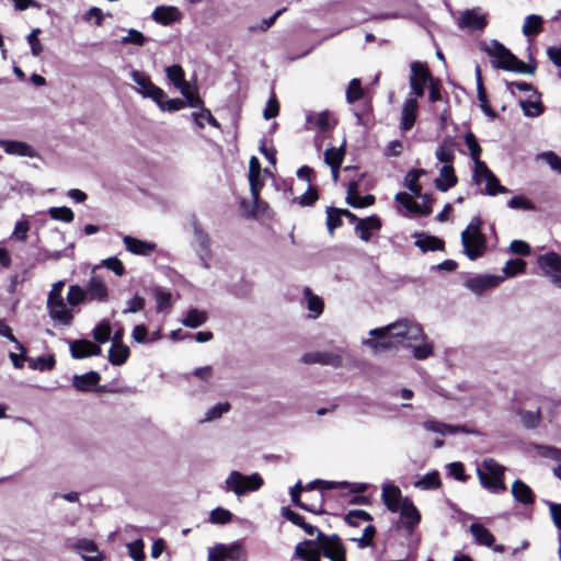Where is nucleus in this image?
Returning a JSON list of instances; mask_svg holds the SVG:
<instances>
[{
    "mask_svg": "<svg viewBox=\"0 0 561 561\" xmlns=\"http://www.w3.org/2000/svg\"><path fill=\"white\" fill-rule=\"evenodd\" d=\"M369 335L377 337L367 339L363 343L370 347L375 353L396 348L399 344L413 348V356L416 359H425L433 353L431 343L424 342L425 335L420 324L410 320H399L383 328H377L369 331Z\"/></svg>",
    "mask_w": 561,
    "mask_h": 561,
    "instance_id": "obj_1",
    "label": "nucleus"
},
{
    "mask_svg": "<svg viewBox=\"0 0 561 561\" xmlns=\"http://www.w3.org/2000/svg\"><path fill=\"white\" fill-rule=\"evenodd\" d=\"M480 48L489 55L491 58L492 66L495 69H503L517 73L534 75L535 67L525 64L523 60L517 58L510 49H507L502 43L493 39L491 43H482Z\"/></svg>",
    "mask_w": 561,
    "mask_h": 561,
    "instance_id": "obj_2",
    "label": "nucleus"
},
{
    "mask_svg": "<svg viewBox=\"0 0 561 561\" xmlns=\"http://www.w3.org/2000/svg\"><path fill=\"white\" fill-rule=\"evenodd\" d=\"M481 227L482 220L473 217L461 232L462 252L470 261L482 257L488 249L486 237L482 233Z\"/></svg>",
    "mask_w": 561,
    "mask_h": 561,
    "instance_id": "obj_3",
    "label": "nucleus"
},
{
    "mask_svg": "<svg viewBox=\"0 0 561 561\" xmlns=\"http://www.w3.org/2000/svg\"><path fill=\"white\" fill-rule=\"evenodd\" d=\"M505 468L492 458L484 459L477 467V474L481 485L493 492L500 493L506 490L504 484Z\"/></svg>",
    "mask_w": 561,
    "mask_h": 561,
    "instance_id": "obj_4",
    "label": "nucleus"
},
{
    "mask_svg": "<svg viewBox=\"0 0 561 561\" xmlns=\"http://www.w3.org/2000/svg\"><path fill=\"white\" fill-rule=\"evenodd\" d=\"M263 483L264 481L259 473L244 476L241 472L233 470L229 473L225 481V490L241 496L248 492L257 491L263 485Z\"/></svg>",
    "mask_w": 561,
    "mask_h": 561,
    "instance_id": "obj_5",
    "label": "nucleus"
},
{
    "mask_svg": "<svg viewBox=\"0 0 561 561\" xmlns=\"http://www.w3.org/2000/svg\"><path fill=\"white\" fill-rule=\"evenodd\" d=\"M472 180L476 184L485 183L484 194L494 196L496 194H506L508 188L501 185L496 175L488 168L485 162L477 163L473 170Z\"/></svg>",
    "mask_w": 561,
    "mask_h": 561,
    "instance_id": "obj_6",
    "label": "nucleus"
},
{
    "mask_svg": "<svg viewBox=\"0 0 561 561\" xmlns=\"http://www.w3.org/2000/svg\"><path fill=\"white\" fill-rule=\"evenodd\" d=\"M537 265L551 284L561 289V255L548 252L537 257Z\"/></svg>",
    "mask_w": 561,
    "mask_h": 561,
    "instance_id": "obj_7",
    "label": "nucleus"
},
{
    "mask_svg": "<svg viewBox=\"0 0 561 561\" xmlns=\"http://www.w3.org/2000/svg\"><path fill=\"white\" fill-rule=\"evenodd\" d=\"M130 77L133 81L137 84L135 89L137 93L141 94L144 98H149L156 103H160L162 100L167 98V94L162 89L154 85L150 80L149 76L139 70H133L130 72Z\"/></svg>",
    "mask_w": 561,
    "mask_h": 561,
    "instance_id": "obj_8",
    "label": "nucleus"
},
{
    "mask_svg": "<svg viewBox=\"0 0 561 561\" xmlns=\"http://www.w3.org/2000/svg\"><path fill=\"white\" fill-rule=\"evenodd\" d=\"M432 75L425 64L413 61L411 64L410 88L411 93L408 98H421L424 94L425 84L432 80Z\"/></svg>",
    "mask_w": 561,
    "mask_h": 561,
    "instance_id": "obj_9",
    "label": "nucleus"
},
{
    "mask_svg": "<svg viewBox=\"0 0 561 561\" xmlns=\"http://www.w3.org/2000/svg\"><path fill=\"white\" fill-rule=\"evenodd\" d=\"M318 540L324 557L331 561H346V549L337 535L328 536L319 531Z\"/></svg>",
    "mask_w": 561,
    "mask_h": 561,
    "instance_id": "obj_10",
    "label": "nucleus"
},
{
    "mask_svg": "<svg viewBox=\"0 0 561 561\" xmlns=\"http://www.w3.org/2000/svg\"><path fill=\"white\" fill-rule=\"evenodd\" d=\"M208 559L218 561H247L245 550L239 543H218L208 551Z\"/></svg>",
    "mask_w": 561,
    "mask_h": 561,
    "instance_id": "obj_11",
    "label": "nucleus"
},
{
    "mask_svg": "<svg viewBox=\"0 0 561 561\" xmlns=\"http://www.w3.org/2000/svg\"><path fill=\"white\" fill-rule=\"evenodd\" d=\"M503 280L504 276L501 275L480 274L468 278L465 282V286L473 294L481 295L486 290L497 287Z\"/></svg>",
    "mask_w": 561,
    "mask_h": 561,
    "instance_id": "obj_12",
    "label": "nucleus"
},
{
    "mask_svg": "<svg viewBox=\"0 0 561 561\" xmlns=\"http://www.w3.org/2000/svg\"><path fill=\"white\" fill-rule=\"evenodd\" d=\"M457 24L460 28L480 31L486 26L488 20L486 15L480 12V9L474 8L461 12L458 18Z\"/></svg>",
    "mask_w": 561,
    "mask_h": 561,
    "instance_id": "obj_13",
    "label": "nucleus"
},
{
    "mask_svg": "<svg viewBox=\"0 0 561 561\" xmlns=\"http://www.w3.org/2000/svg\"><path fill=\"white\" fill-rule=\"evenodd\" d=\"M47 309L49 317L64 325H69L73 319V313L64 301V298L47 299Z\"/></svg>",
    "mask_w": 561,
    "mask_h": 561,
    "instance_id": "obj_14",
    "label": "nucleus"
},
{
    "mask_svg": "<svg viewBox=\"0 0 561 561\" xmlns=\"http://www.w3.org/2000/svg\"><path fill=\"white\" fill-rule=\"evenodd\" d=\"M399 512L400 524L411 534L421 520L420 512L409 499H404Z\"/></svg>",
    "mask_w": 561,
    "mask_h": 561,
    "instance_id": "obj_15",
    "label": "nucleus"
},
{
    "mask_svg": "<svg viewBox=\"0 0 561 561\" xmlns=\"http://www.w3.org/2000/svg\"><path fill=\"white\" fill-rule=\"evenodd\" d=\"M302 362L306 364H321L339 368L343 364V358L340 354L333 352H312L305 354Z\"/></svg>",
    "mask_w": 561,
    "mask_h": 561,
    "instance_id": "obj_16",
    "label": "nucleus"
},
{
    "mask_svg": "<svg viewBox=\"0 0 561 561\" xmlns=\"http://www.w3.org/2000/svg\"><path fill=\"white\" fill-rule=\"evenodd\" d=\"M72 549L76 550L84 561H103L104 556L99 550L96 543L87 538H81L72 545Z\"/></svg>",
    "mask_w": 561,
    "mask_h": 561,
    "instance_id": "obj_17",
    "label": "nucleus"
},
{
    "mask_svg": "<svg viewBox=\"0 0 561 561\" xmlns=\"http://www.w3.org/2000/svg\"><path fill=\"white\" fill-rule=\"evenodd\" d=\"M0 148H2L3 151L10 156L28 158L37 157V152L32 146L20 140L0 139Z\"/></svg>",
    "mask_w": 561,
    "mask_h": 561,
    "instance_id": "obj_18",
    "label": "nucleus"
},
{
    "mask_svg": "<svg viewBox=\"0 0 561 561\" xmlns=\"http://www.w3.org/2000/svg\"><path fill=\"white\" fill-rule=\"evenodd\" d=\"M70 353L73 358L80 359L100 355L102 350L89 340H76L70 342Z\"/></svg>",
    "mask_w": 561,
    "mask_h": 561,
    "instance_id": "obj_19",
    "label": "nucleus"
},
{
    "mask_svg": "<svg viewBox=\"0 0 561 561\" xmlns=\"http://www.w3.org/2000/svg\"><path fill=\"white\" fill-rule=\"evenodd\" d=\"M419 104L415 98H407L401 112L400 127L403 130H410L416 121Z\"/></svg>",
    "mask_w": 561,
    "mask_h": 561,
    "instance_id": "obj_20",
    "label": "nucleus"
},
{
    "mask_svg": "<svg viewBox=\"0 0 561 561\" xmlns=\"http://www.w3.org/2000/svg\"><path fill=\"white\" fill-rule=\"evenodd\" d=\"M123 242L125 248L136 255H149L157 249V244L153 242H148L144 240H139L137 238L125 236L123 238Z\"/></svg>",
    "mask_w": 561,
    "mask_h": 561,
    "instance_id": "obj_21",
    "label": "nucleus"
},
{
    "mask_svg": "<svg viewBox=\"0 0 561 561\" xmlns=\"http://www.w3.org/2000/svg\"><path fill=\"white\" fill-rule=\"evenodd\" d=\"M307 124L309 125V128H317L318 130L325 133L334 127L335 121L330 112L323 111L308 115Z\"/></svg>",
    "mask_w": 561,
    "mask_h": 561,
    "instance_id": "obj_22",
    "label": "nucleus"
},
{
    "mask_svg": "<svg viewBox=\"0 0 561 561\" xmlns=\"http://www.w3.org/2000/svg\"><path fill=\"white\" fill-rule=\"evenodd\" d=\"M382 500L388 510L393 513L401 508L402 502L404 501L401 495V490L393 484H387L382 488Z\"/></svg>",
    "mask_w": 561,
    "mask_h": 561,
    "instance_id": "obj_23",
    "label": "nucleus"
},
{
    "mask_svg": "<svg viewBox=\"0 0 561 561\" xmlns=\"http://www.w3.org/2000/svg\"><path fill=\"white\" fill-rule=\"evenodd\" d=\"M151 18L154 22L159 24L169 25L180 20L181 13L176 7L160 5L153 10Z\"/></svg>",
    "mask_w": 561,
    "mask_h": 561,
    "instance_id": "obj_24",
    "label": "nucleus"
},
{
    "mask_svg": "<svg viewBox=\"0 0 561 561\" xmlns=\"http://www.w3.org/2000/svg\"><path fill=\"white\" fill-rule=\"evenodd\" d=\"M381 228V221L376 216H370L364 219H358L355 226L356 231L359 232V238L367 242L370 240L374 231Z\"/></svg>",
    "mask_w": 561,
    "mask_h": 561,
    "instance_id": "obj_25",
    "label": "nucleus"
},
{
    "mask_svg": "<svg viewBox=\"0 0 561 561\" xmlns=\"http://www.w3.org/2000/svg\"><path fill=\"white\" fill-rule=\"evenodd\" d=\"M358 184L356 182H351L347 186V195L346 202L348 205L355 208H363L370 206L375 203L374 195L360 196L357 193Z\"/></svg>",
    "mask_w": 561,
    "mask_h": 561,
    "instance_id": "obj_26",
    "label": "nucleus"
},
{
    "mask_svg": "<svg viewBox=\"0 0 561 561\" xmlns=\"http://www.w3.org/2000/svg\"><path fill=\"white\" fill-rule=\"evenodd\" d=\"M101 377L96 371H89L83 375H75L72 386L81 392L93 390L100 382Z\"/></svg>",
    "mask_w": 561,
    "mask_h": 561,
    "instance_id": "obj_27",
    "label": "nucleus"
},
{
    "mask_svg": "<svg viewBox=\"0 0 561 561\" xmlns=\"http://www.w3.org/2000/svg\"><path fill=\"white\" fill-rule=\"evenodd\" d=\"M457 176L451 164L443 165L439 176L435 180V187L440 192H447L457 184Z\"/></svg>",
    "mask_w": 561,
    "mask_h": 561,
    "instance_id": "obj_28",
    "label": "nucleus"
},
{
    "mask_svg": "<svg viewBox=\"0 0 561 561\" xmlns=\"http://www.w3.org/2000/svg\"><path fill=\"white\" fill-rule=\"evenodd\" d=\"M85 293L90 300L105 301L107 299V287L104 282L96 276L90 278L87 284Z\"/></svg>",
    "mask_w": 561,
    "mask_h": 561,
    "instance_id": "obj_29",
    "label": "nucleus"
},
{
    "mask_svg": "<svg viewBox=\"0 0 561 561\" xmlns=\"http://www.w3.org/2000/svg\"><path fill=\"white\" fill-rule=\"evenodd\" d=\"M435 157L444 165H453L455 160V140L451 137L445 138L436 148Z\"/></svg>",
    "mask_w": 561,
    "mask_h": 561,
    "instance_id": "obj_30",
    "label": "nucleus"
},
{
    "mask_svg": "<svg viewBox=\"0 0 561 561\" xmlns=\"http://www.w3.org/2000/svg\"><path fill=\"white\" fill-rule=\"evenodd\" d=\"M394 198L410 213L423 216H428L432 213V208L428 205H420L407 193H398Z\"/></svg>",
    "mask_w": 561,
    "mask_h": 561,
    "instance_id": "obj_31",
    "label": "nucleus"
},
{
    "mask_svg": "<svg viewBox=\"0 0 561 561\" xmlns=\"http://www.w3.org/2000/svg\"><path fill=\"white\" fill-rule=\"evenodd\" d=\"M470 534L474 538V541L478 545L485 546V547H492L495 538L492 535V533L484 527L482 524L479 523H472L469 526Z\"/></svg>",
    "mask_w": 561,
    "mask_h": 561,
    "instance_id": "obj_32",
    "label": "nucleus"
},
{
    "mask_svg": "<svg viewBox=\"0 0 561 561\" xmlns=\"http://www.w3.org/2000/svg\"><path fill=\"white\" fill-rule=\"evenodd\" d=\"M512 494L517 502L524 505H531L535 501L531 489L522 480L514 481L512 485Z\"/></svg>",
    "mask_w": 561,
    "mask_h": 561,
    "instance_id": "obj_33",
    "label": "nucleus"
},
{
    "mask_svg": "<svg viewBox=\"0 0 561 561\" xmlns=\"http://www.w3.org/2000/svg\"><path fill=\"white\" fill-rule=\"evenodd\" d=\"M129 356V348L116 341V337L113 340L112 347L108 352V360L112 365L119 366L123 365Z\"/></svg>",
    "mask_w": 561,
    "mask_h": 561,
    "instance_id": "obj_34",
    "label": "nucleus"
},
{
    "mask_svg": "<svg viewBox=\"0 0 561 561\" xmlns=\"http://www.w3.org/2000/svg\"><path fill=\"white\" fill-rule=\"evenodd\" d=\"M414 243L422 252L442 251L445 247V243L442 239L425 234H417V239Z\"/></svg>",
    "mask_w": 561,
    "mask_h": 561,
    "instance_id": "obj_35",
    "label": "nucleus"
},
{
    "mask_svg": "<svg viewBox=\"0 0 561 561\" xmlns=\"http://www.w3.org/2000/svg\"><path fill=\"white\" fill-rule=\"evenodd\" d=\"M321 551L319 540H305L298 543L295 548V554L304 561H309L317 552Z\"/></svg>",
    "mask_w": 561,
    "mask_h": 561,
    "instance_id": "obj_36",
    "label": "nucleus"
},
{
    "mask_svg": "<svg viewBox=\"0 0 561 561\" xmlns=\"http://www.w3.org/2000/svg\"><path fill=\"white\" fill-rule=\"evenodd\" d=\"M442 485L438 471H432L424 474L414 482V486L420 490H437Z\"/></svg>",
    "mask_w": 561,
    "mask_h": 561,
    "instance_id": "obj_37",
    "label": "nucleus"
},
{
    "mask_svg": "<svg viewBox=\"0 0 561 561\" xmlns=\"http://www.w3.org/2000/svg\"><path fill=\"white\" fill-rule=\"evenodd\" d=\"M207 319L206 311L193 308L187 311L186 317L182 320V324L195 329L203 325Z\"/></svg>",
    "mask_w": 561,
    "mask_h": 561,
    "instance_id": "obj_38",
    "label": "nucleus"
},
{
    "mask_svg": "<svg viewBox=\"0 0 561 561\" xmlns=\"http://www.w3.org/2000/svg\"><path fill=\"white\" fill-rule=\"evenodd\" d=\"M425 171L423 169H415L408 172L404 178L405 187L416 197H421V185L419 184V180L421 175H423Z\"/></svg>",
    "mask_w": 561,
    "mask_h": 561,
    "instance_id": "obj_39",
    "label": "nucleus"
},
{
    "mask_svg": "<svg viewBox=\"0 0 561 561\" xmlns=\"http://www.w3.org/2000/svg\"><path fill=\"white\" fill-rule=\"evenodd\" d=\"M304 295L307 299V308L310 312H312V318H318L323 312V301L322 299L314 295L309 287H305Z\"/></svg>",
    "mask_w": 561,
    "mask_h": 561,
    "instance_id": "obj_40",
    "label": "nucleus"
},
{
    "mask_svg": "<svg viewBox=\"0 0 561 561\" xmlns=\"http://www.w3.org/2000/svg\"><path fill=\"white\" fill-rule=\"evenodd\" d=\"M543 20L540 15L530 14L526 16L523 25V34L526 36L537 35L542 31Z\"/></svg>",
    "mask_w": 561,
    "mask_h": 561,
    "instance_id": "obj_41",
    "label": "nucleus"
},
{
    "mask_svg": "<svg viewBox=\"0 0 561 561\" xmlns=\"http://www.w3.org/2000/svg\"><path fill=\"white\" fill-rule=\"evenodd\" d=\"M344 156V146H341L340 148L331 147L324 152V162L330 167H341Z\"/></svg>",
    "mask_w": 561,
    "mask_h": 561,
    "instance_id": "obj_42",
    "label": "nucleus"
},
{
    "mask_svg": "<svg viewBox=\"0 0 561 561\" xmlns=\"http://www.w3.org/2000/svg\"><path fill=\"white\" fill-rule=\"evenodd\" d=\"M517 414L520 419L523 425L527 428H536L540 422V410L536 411H527L524 409H519Z\"/></svg>",
    "mask_w": 561,
    "mask_h": 561,
    "instance_id": "obj_43",
    "label": "nucleus"
},
{
    "mask_svg": "<svg viewBox=\"0 0 561 561\" xmlns=\"http://www.w3.org/2000/svg\"><path fill=\"white\" fill-rule=\"evenodd\" d=\"M305 488L301 485V482H298L295 486L291 488L290 490V497H291V501L293 503L305 510V511H308V512H311L313 514H322L323 513V510L322 508H317L314 506H311V505H307L302 502H300V492L304 490Z\"/></svg>",
    "mask_w": 561,
    "mask_h": 561,
    "instance_id": "obj_44",
    "label": "nucleus"
},
{
    "mask_svg": "<svg viewBox=\"0 0 561 561\" xmlns=\"http://www.w3.org/2000/svg\"><path fill=\"white\" fill-rule=\"evenodd\" d=\"M526 270V262L524 260H508L503 267L504 279L523 274Z\"/></svg>",
    "mask_w": 561,
    "mask_h": 561,
    "instance_id": "obj_45",
    "label": "nucleus"
},
{
    "mask_svg": "<svg viewBox=\"0 0 561 561\" xmlns=\"http://www.w3.org/2000/svg\"><path fill=\"white\" fill-rule=\"evenodd\" d=\"M230 410L229 402H220L208 409L205 413L204 419L201 421L202 423L213 422L217 419H220L222 414L227 413Z\"/></svg>",
    "mask_w": 561,
    "mask_h": 561,
    "instance_id": "obj_46",
    "label": "nucleus"
},
{
    "mask_svg": "<svg viewBox=\"0 0 561 561\" xmlns=\"http://www.w3.org/2000/svg\"><path fill=\"white\" fill-rule=\"evenodd\" d=\"M85 299H88V297H87V293H85L84 288H82L79 285H71L69 287V290L67 294V302L71 307H76V306L80 305Z\"/></svg>",
    "mask_w": 561,
    "mask_h": 561,
    "instance_id": "obj_47",
    "label": "nucleus"
},
{
    "mask_svg": "<svg viewBox=\"0 0 561 561\" xmlns=\"http://www.w3.org/2000/svg\"><path fill=\"white\" fill-rule=\"evenodd\" d=\"M537 160L545 161L552 171L561 174V157L553 151H545L536 156Z\"/></svg>",
    "mask_w": 561,
    "mask_h": 561,
    "instance_id": "obj_48",
    "label": "nucleus"
},
{
    "mask_svg": "<svg viewBox=\"0 0 561 561\" xmlns=\"http://www.w3.org/2000/svg\"><path fill=\"white\" fill-rule=\"evenodd\" d=\"M28 366L34 370H51L55 367V358L53 356L44 357L39 356L36 358H28Z\"/></svg>",
    "mask_w": 561,
    "mask_h": 561,
    "instance_id": "obj_49",
    "label": "nucleus"
},
{
    "mask_svg": "<svg viewBox=\"0 0 561 561\" xmlns=\"http://www.w3.org/2000/svg\"><path fill=\"white\" fill-rule=\"evenodd\" d=\"M342 209L334 207H329L327 209V227L330 234H333L334 229L342 225Z\"/></svg>",
    "mask_w": 561,
    "mask_h": 561,
    "instance_id": "obj_50",
    "label": "nucleus"
},
{
    "mask_svg": "<svg viewBox=\"0 0 561 561\" xmlns=\"http://www.w3.org/2000/svg\"><path fill=\"white\" fill-rule=\"evenodd\" d=\"M192 116L199 128H204L202 119H205V122H208V124L215 128H220L218 121L213 116L210 111L205 107H202L201 112H194Z\"/></svg>",
    "mask_w": 561,
    "mask_h": 561,
    "instance_id": "obj_51",
    "label": "nucleus"
},
{
    "mask_svg": "<svg viewBox=\"0 0 561 561\" xmlns=\"http://www.w3.org/2000/svg\"><path fill=\"white\" fill-rule=\"evenodd\" d=\"M465 141L470 151V156H471L472 160L474 161V168H477V163L482 162L480 160V154H481L482 149H481L480 145L478 144L476 136L472 133L466 134Z\"/></svg>",
    "mask_w": 561,
    "mask_h": 561,
    "instance_id": "obj_52",
    "label": "nucleus"
},
{
    "mask_svg": "<svg viewBox=\"0 0 561 561\" xmlns=\"http://www.w3.org/2000/svg\"><path fill=\"white\" fill-rule=\"evenodd\" d=\"M146 42L145 35L135 28L128 30L127 35L121 38V44L123 45L144 46Z\"/></svg>",
    "mask_w": 561,
    "mask_h": 561,
    "instance_id": "obj_53",
    "label": "nucleus"
},
{
    "mask_svg": "<svg viewBox=\"0 0 561 561\" xmlns=\"http://www.w3.org/2000/svg\"><path fill=\"white\" fill-rule=\"evenodd\" d=\"M369 513L363 510H353L345 515V522L351 526H358L362 522L371 520Z\"/></svg>",
    "mask_w": 561,
    "mask_h": 561,
    "instance_id": "obj_54",
    "label": "nucleus"
},
{
    "mask_svg": "<svg viewBox=\"0 0 561 561\" xmlns=\"http://www.w3.org/2000/svg\"><path fill=\"white\" fill-rule=\"evenodd\" d=\"M363 89L359 79H352L346 89V101L354 103L363 96Z\"/></svg>",
    "mask_w": 561,
    "mask_h": 561,
    "instance_id": "obj_55",
    "label": "nucleus"
},
{
    "mask_svg": "<svg viewBox=\"0 0 561 561\" xmlns=\"http://www.w3.org/2000/svg\"><path fill=\"white\" fill-rule=\"evenodd\" d=\"M49 216L55 220H60L65 222H71L73 220V211L64 206V207H51L48 210Z\"/></svg>",
    "mask_w": 561,
    "mask_h": 561,
    "instance_id": "obj_56",
    "label": "nucleus"
},
{
    "mask_svg": "<svg viewBox=\"0 0 561 561\" xmlns=\"http://www.w3.org/2000/svg\"><path fill=\"white\" fill-rule=\"evenodd\" d=\"M111 333V325L106 321H103L94 328L93 337L98 343L103 344L110 340Z\"/></svg>",
    "mask_w": 561,
    "mask_h": 561,
    "instance_id": "obj_57",
    "label": "nucleus"
},
{
    "mask_svg": "<svg viewBox=\"0 0 561 561\" xmlns=\"http://www.w3.org/2000/svg\"><path fill=\"white\" fill-rule=\"evenodd\" d=\"M194 242L196 249H203L210 247V238L208 233L198 225L195 224L193 227Z\"/></svg>",
    "mask_w": 561,
    "mask_h": 561,
    "instance_id": "obj_58",
    "label": "nucleus"
},
{
    "mask_svg": "<svg viewBox=\"0 0 561 561\" xmlns=\"http://www.w3.org/2000/svg\"><path fill=\"white\" fill-rule=\"evenodd\" d=\"M39 33H41L39 28H34L26 37L27 43L31 47V53L35 57L39 56L44 49L41 41L38 39Z\"/></svg>",
    "mask_w": 561,
    "mask_h": 561,
    "instance_id": "obj_59",
    "label": "nucleus"
},
{
    "mask_svg": "<svg viewBox=\"0 0 561 561\" xmlns=\"http://www.w3.org/2000/svg\"><path fill=\"white\" fill-rule=\"evenodd\" d=\"M423 427L428 432L438 433L440 435H449L453 431L449 424H445L435 420H427L423 423Z\"/></svg>",
    "mask_w": 561,
    "mask_h": 561,
    "instance_id": "obj_60",
    "label": "nucleus"
},
{
    "mask_svg": "<svg viewBox=\"0 0 561 561\" xmlns=\"http://www.w3.org/2000/svg\"><path fill=\"white\" fill-rule=\"evenodd\" d=\"M535 448L539 456L561 462V449L546 445H536Z\"/></svg>",
    "mask_w": 561,
    "mask_h": 561,
    "instance_id": "obj_61",
    "label": "nucleus"
},
{
    "mask_svg": "<svg viewBox=\"0 0 561 561\" xmlns=\"http://www.w3.org/2000/svg\"><path fill=\"white\" fill-rule=\"evenodd\" d=\"M153 296L156 298L157 310L159 312L163 311L164 309H167L171 306V294L170 293L164 291L160 288H154Z\"/></svg>",
    "mask_w": 561,
    "mask_h": 561,
    "instance_id": "obj_62",
    "label": "nucleus"
},
{
    "mask_svg": "<svg viewBox=\"0 0 561 561\" xmlns=\"http://www.w3.org/2000/svg\"><path fill=\"white\" fill-rule=\"evenodd\" d=\"M232 518V514L226 510V508H222V507H217L215 510H213L210 512V522L213 524H221V525H225L227 523H229Z\"/></svg>",
    "mask_w": 561,
    "mask_h": 561,
    "instance_id": "obj_63",
    "label": "nucleus"
},
{
    "mask_svg": "<svg viewBox=\"0 0 561 561\" xmlns=\"http://www.w3.org/2000/svg\"><path fill=\"white\" fill-rule=\"evenodd\" d=\"M167 76L173 82V84L178 88L183 85L185 81L184 71L181 66L173 65L167 68Z\"/></svg>",
    "mask_w": 561,
    "mask_h": 561,
    "instance_id": "obj_64",
    "label": "nucleus"
}]
</instances>
